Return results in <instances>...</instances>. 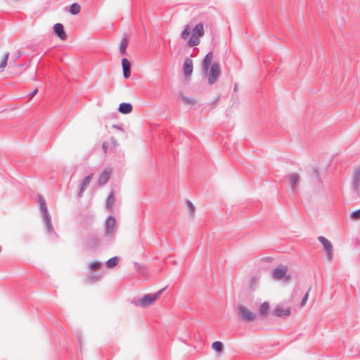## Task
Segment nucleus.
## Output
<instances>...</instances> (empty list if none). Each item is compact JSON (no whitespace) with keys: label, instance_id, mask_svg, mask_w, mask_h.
Instances as JSON below:
<instances>
[{"label":"nucleus","instance_id":"6e6552de","mask_svg":"<svg viewBox=\"0 0 360 360\" xmlns=\"http://www.w3.org/2000/svg\"><path fill=\"white\" fill-rule=\"evenodd\" d=\"M360 187V167L357 168L354 174L352 189L354 194L358 195Z\"/></svg>","mask_w":360,"mask_h":360},{"label":"nucleus","instance_id":"aec40b11","mask_svg":"<svg viewBox=\"0 0 360 360\" xmlns=\"http://www.w3.org/2000/svg\"><path fill=\"white\" fill-rule=\"evenodd\" d=\"M115 194L112 193L108 196L107 200H106V207L108 210L112 209V205L115 202Z\"/></svg>","mask_w":360,"mask_h":360},{"label":"nucleus","instance_id":"a878e982","mask_svg":"<svg viewBox=\"0 0 360 360\" xmlns=\"http://www.w3.org/2000/svg\"><path fill=\"white\" fill-rule=\"evenodd\" d=\"M128 45V41L127 39H123L120 47V51L122 54L126 53L127 47Z\"/></svg>","mask_w":360,"mask_h":360},{"label":"nucleus","instance_id":"bb28decb","mask_svg":"<svg viewBox=\"0 0 360 360\" xmlns=\"http://www.w3.org/2000/svg\"><path fill=\"white\" fill-rule=\"evenodd\" d=\"M352 217L356 220L359 219H360V209L356 211L353 212L352 214Z\"/></svg>","mask_w":360,"mask_h":360},{"label":"nucleus","instance_id":"2eb2a0df","mask_svg":"<svg viewBox=\"0 0 360 360\" xmlns=\"http://www.w3.org/2000/svg\"><path fill=\"white\" fill-rule=\"evenodd\" d=\"M213 60V55L212 53H208L205 57L202 62V68L205 72H207L210 65Z\"/></svg>","mask_w":360,"mask_h":360},{"label":"nucleus","instance_id":"f03ea898","mask_svg":"<svg viewBox=\"0 0 360 360\" xmlns=\"http://www.w3.org/2000/svg\"><path fill=\"white\" fill-rule=\"evenodd\" d=\"M165 288L161 289L155 293H150L144 295L139 301V305L141 307H148L158 300Z\"/></svg>","mask_w":360,"mask_h":360},{"label":"nucleus","instance_id":"393cba45","mask_svg":"<svg viewBox=\"0 0 360 360\" xmlns=\"http://www.w3.org/2000/svg\"><path fill=\"white\" fill-rule=\"evenodd\" d=\"M212 347L217 352H221L223 349V345L221 342L216 341L212 343Z\"/></svg>","mask_w":360,"mask_h":360},{"label":"nucleus","instance_id":"412c9836","mask_svg":"<svg viewBox=\"0 0 360 360\" xmlns=\"http://www.w3.org/2000/svg\"><path fill=\"white\" fill-rule=\"evenodd\" d=\"M118 261L119 258L117 257H112L106 262V266L108 268H112L118 264Z\"/></svg>","mask_w":360,"mask_h":360},{"label":"nucleus","instance_id":"5701e85b","mask_svg":"<svg viewBox=\"0 0 360 360\" xmlns=\"http://www.w3.org/2000/svg\"><path fill=\"white\" fill-rule=\"evenodd\" d=\"M70 11L72 15L78 14L80 11V6L77 4H73L70 6Z\"/></svg>","mask_w":360,"mask_h":360},{"label":"nucleus","instance_id":"9b49d317","mask_svg":"<svg viewBox=\"0 0 360 360\" xmlns=\"http://www.w3.org/2000/svg\"><path fill=\"white\" fill-rule=\"evenodd\" d=\"M117 145H118L117 141L115 138L112 137L110 143H109L107 141L103 142L102 148H103L104 153H108V150H110V151L113 150L114 148Z\"/></svg>","mask_w":360,"mask_h":360},{"label":"nucleus","instance_id":"b1692460","mask_svg":"<svg viewBox=\"0 0 360 360\" xmlns=\"http://www.w3.org/2000/svg\"><path fill=\"white\" fill-rule=\"evenodd\" d=\"M101 267V263L98 261H94L91 262L89 265V268L91 270L96 271L98 270Z\"/></svg>","mask_w":360,"mask_h":360},{"label":"nucleus","instance_id":"1a4fd4ad","mask_svg":"<svg viewBox=\"0 0 360 360\" xmlns=\"http://www.w3.org/2000/svg\"><path fill=\"white\" fill-rule=\"evenodd\" d=\"M53 30L56 34L61 39L65 40L67 39V34L64 30L63 25L61 23H56L53 26Z\"/></svg>","mask_w":360,"mask_h":360},{"label":"nucleus","instance_id":"6ab92c4d","mask_svg":"<svg viewBox=\"0 0 360 360\" xmlns=\"http://www.w3.org/2000/svg\"><path fill=\"white\" fill-rule=\"evenodd\" d=\"M289 180L292 187H295L300 180V176L296 173H292L289 176Z\"/></svg>","mask_w":360,"mask_h":360},{"label":"nucleus","instance_id":"cd10ccee","mask_svg":"<svg viewBox=\"0 0 360 360\" xmlns=\"http://www.w3.org/2000/svg\"><path fill=\"white\" fill-rule=\"evenodd\" d=\"M309 295V290L305 294L304 297H303L302 302H301V307L305 306L307 301L308 300Z\"/></svg>","mask_w":360,"mask_h":360},{"label":"nucleus","instance_id":"f257e3e1","mask_svg":"<svg viewBox=\"0 0 360 360\" xmlns=\"http://www.w3.org/2000/svg\"><path fill=\"white\" fill-rule=\"evenodd\" d=\"M205 30L202 23L197 24L191 32V29L188 25H186L185 29L181 33V37L184 40L188 39L189 35L191 37L188 41V46L190 47L198 45L200 43V38L204 35Z\"/></svg>","mask_w":360,"mask_h":360},{"label":"nucleus","instance_id":"7c9ffc66","mask_svg":"<svg viewBox=\"0 0 360 360\" xmlns=\"http://www.w3.org/2000/svg\"><path fill=\"white\" fill-rule=\"evenodd\" d=\"M190 206H191V209L192 212H194V207H193V204L191 203V202H190Z\"/></svg>","mask_w":360,"mask_h":360},{"label":"nucleus","instance_id":"39448f33","mask_svg":"<svg viewBox=\"0 0 360 360\" xmlns=\"http://www.w3.org/2000/svg\"><path fill=\"white\" fill-rule=\"evenodd\" d=\"M220 75V67L217 63H214L211 69L210 70L209 77H208V82L212 84H214L219 77Z\"/></svg>","mask_w":360,"mask_h":360},{"label":"nucleus","instance_id":"7ed1b4c3","mask_svg":"<svg viewBox=\"0 0 360 360\" xmlns=\"http://www.w3.org/2000/svg\"><path fill=\"white\" fill-rule=\"evenodd\" d=\"M273 277L276 280L288 281L290 276L287 274V267L279 266L273 271Z\"/></svg>","mask_w":360,"mask_h":360},{"label":"nucleus","instance_id":"a211bd4d","mask_svg":"<svg viewBox=\"0 0 360 360\" xmlns=\"http://www.w3.org/2000/svg\"><path fill=\"white\" fill-rule=\"evenodd\" d=\"M91 179H92V174H90V175L87 176L84 179V181L81 184L80 191H79V196H82V193L85 191L86 187L89 185L90 182L91 181Z\"/></svg>","mask_w":360,"mask_h":360},{"label":"nucleus","instance_id":"9d476101","mask_svg":"<svg viewBox=\"0 0 360 360\" xmlns=\"http://www.w3.org/2000/svg\"><path fill=\"white\" fill-rule=\"evenodd\" d=\"M116 224V220L113 217H108L105 221L106 233L108 235L112 234L114 232Z\"/></svg>","mask_w":360,"mask_h":360},{"label":"nucleus","instance_id":"c85d7f7f","mask_svg":"<svg viewBox=\"0 0 360 360\" xmlns=\"http://www.w3.org/2000/svg\"><path fill=\"white\" fill-rule=\"evenodd\" d=\"M183 99H184V102L186 103L191 104V103H195V101L193 98H188V97H183Z\"/></svg>","mask_w":360,"mask_h":360},{"label":"nucleus","instance_id":"423d86ee","mask_svg":"<svg viewBox=\"0 0 360 360\" xmlns=\"http://www.w3.org/2000/svg\"><path fill=\"white\" fill-rule=\"evenodd\" d=\"M319 241L323 246L325 251L327 253V256L330 260L333 259V245L330 241L323 236H319L318 238Z\"/></svg>","mask_w":360,"mask_h":360},{"label":"nucleus","instance_id":"0eeeda50","mask_svg":"<svg viewBox=\"0 0 360 360\" xmlns=\"http://www.w3.org/2000/svg\"><path fill=\"white\" fill-rule=\"evenodd\" d=\"M112 174V169L110 168H105L101 173L97 183L98 186H103L108 182Z\"/></svg>","mask_w":360,"mask_h":360},{"label":"nucleus","instance_id":"ddd939ff","mask_svg":"<svg viewBox=\"0 0 360 360\" xmlns=\"http://www.w3.org/2000/svg\"><path fill=\"white\" fill-rule=\"evenodd\" d=\"M9 57L8 51H4L0 53V72H3L6 68Z\"/></svg>","mask_w":360,"mask_h":360},{"label":"nucleus","instance_id":"c756f323","mask_svg":"<svg viewBox=\"0 0 360 360\" xmlns=\"http://www.w3.org/2000/svg\"><path fill=\"white\" fill-rule=\"evenodd\" d=\"M37 93V89H34L31 94V98H32Z\"/></svg>","mask_w":360,"mask_h":360},{"label":"nucleus","instance_id":"4468645a","mask_svg":"<svg viewBox=\"0 0 360 360\" xmlns=\"http://www.w3.org/2000/svg\"><path fill=\"white\" fill-rule=\"evenodd\" d=\"M184 71L186 76H188L193 72V61L191 58H186L184 63Z\"/></svg>","mask_w":360,"mask_h":360},{"label":"nucleus","instance_id":"2f4dec72","mask_svg":"<svg viewBox=\"0 0 360 360\" xmlns=\"http://www.w3.org/2000/svg\"><path fill=\"white\" fill-rule=\"evenodd\" d=\"M1 252V247L0 246V252Z\"/></svg>","mask_w":360,"mask_h":360},{"label":"nucleus","instance_id":"dca6fc26","mask_svg":"<svg viewBox=\"0 0 360 360\" xmlns=\"http://www.w3.org/2000/svg\"><path fill=\"white\" fill-rule=\"evenodd\" d=\"M118 110L122 114H129L132 111V105L129 103H122L120 104Z\"/></svg>","mask_w":360,"mask_h":360},{"label":"nucleus","instance_id":"f8f14e48","mask_svg":"<svg viewBox=\"0 0 360 360\" xmlns=\"http://www.w3.org/2000/svg\"><path fill=\"white\" fill-rule=\"evenodd\" d=\"M122 65L123 69V75L125 78H129L131 75V63L127 58L122 60Z\"/></svg>","mask_w":360,"mask_h":360},{"label":"nucleus","instance_id":"20e7f679","mask_svg":"<svg viewBox=\"0 0 360 360\" xmlns=\"http://www.w3.org/2000/svg\"><path fill=\"white\" fill-rule=\"evenodd\" d=\"M238 310L242 319L244 321L247 322H251L255 319V315L246 307L240 305L238 307Z\"/></svg>","mask_w":360,"mask_h":360},{"label":"nucleus","instance_id":"f3484780","mask_svg":"<svg viewBox=\"0 0 360 360\" xmlns=\"http://www.w3.org/2000/svg\"><path fill=\"white\" fill-rule=\"evenodd\" d=\"M273 314L276 316L281 317V316H288L290 314V308H278L273 311Z\"/></svg>","mask_w":360,"mask_h":360},{"label":"nucleus","instance_id":"4be33fe9","mask_svg":"<svg viewBox=\"0 0 360 360\" xmlns=\"http://www.w3.org/2000/svg\"><path fill=\"white\" fill-rule=\"evenodd\" d=\"M269 308V304L267 302H263L260 306V314L263 316H266L267 314V311Z\"/></svg>","mask_w":360,"mask_h":360}]
</instances>
